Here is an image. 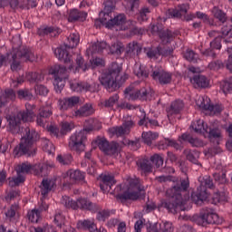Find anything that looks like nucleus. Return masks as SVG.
<instances>
[{
	"mask_svg": "<svg viewBox=\"0 0 232 232\" xmlns=\"http://www.w3.org/2000/svg\"><path fill=\"white\" fill-rule=\"evenodd\" d=\"M104 5L105 6L102 14H103V17H110V15H111V12L115 10V3L113 0H106Z\"/></svg>",
	"mask_w": 232,
	"mask_h": 232,
	"instance_id": "39",
	"label": "nucleus"
},
{
	"mask_svg": "<svg viewBox=\"0 0 232 232\" xmlns=\"http://www.w3.org/2000/svg\"><path fill=\"white\" fill-rule=\"evenodd\" d=\"M102 23L105 24L106 28H114L117 32H124L130 29V24H136L133 20L126 21V14H120L114 17L111 14L109 17H102Z\"/></svg>",
	"mask_w": 232,
	"mask_h": 232,
	"instance_id": "6",
	"label": "nucleus"
},
{
	"mask_svg": "<svg viewBox=\"0 0 232 232\" xmlns=\"http://www.w3.org/2000/svg\"><path fill=\"white\" fill-rule=\"evenodd\" d=\"M141 137L145 144H147L148 146H151V144L153 143V140H157V139H159V133L147 131V132H143L141 134Z\"/></svg>",
	"mask_w": 232,
	"mask_h": 232,
	"instance_id": "36",
	"label": "nucleus"
},
{
	"mask_svg": "<svg viewBox=\"0 0 232 232\" xmlns=\"http://www.w3.org/2000/svg\"><path fill=\"white\" fill-rule=\"evenodd\" d=\"M71 89L73 92L82 93V92H95V87L92 84L88 83L87 82H79L71 83Z\"/></svg>",
	"mask_w": 232,
	"mask_h": 232,
	"instance_id": "19",
	"label": "nucleus"
},
{
	"mask_svg": "<svg viewBox=\"0 0 232 232\" xmlns=\"http://www.w3.org/2000/svg\"><path fill=\"white\" fill-rule=\"evenodd\" d=\"M73 128H75L73 122L63 121L61 125L60 133L62 135H66L67 133H70Z\"/></svg>",
	"mask_w": 232,
	"mask_h": 232,
	"instance_id": "51",
	"label": "nucleus"
},
{
	"mask_svg": "<svg viewBox=\"0 0 232 232\" xmlns=\"http://www.w3.org/2000/svg\"><path fill=\"white\" fill-rule=\"evenodd\" d=\"M195 15L198 19H201L203 23H206L207 24H213V20H211L207 14L198 11Z\"/></svg>",
	"mask_w": 232,
	"mask_h": 232,
	"instance_id": "64",
	"label": "nucleus"
},
{
	"mask_svg": "<svg viewBox=\"0 0 232 232\" xmlns=\"http://www.w3.org/2000/svg\"><path fill=\"white\" fill-rule=\"evenodd\" d=\"M43 150L49 153V155H52V153L55 151V146H53V143L49 140H44L43 143Z\"/></svg>",
	"mask_w": 232,
	"mask_h": 232,
	"instance_id": "59",
	"label": "nucleus"
},
{
	"mask_svg": "<svg viewBox=\"0 0 232 232\" xmlns=\"http://www.w3.org/2000/svg\"><path fill=\"white\" fill-rule=\"evenodd\" d=\"M18 98L24 100V101H32L34 99V94L32 93V91L29 89H21L17 92Z\"/></svg>",
	"mask_w": 232,
	"mask_h": 232,
	"instance_id": "46",
	"label": "nucleus"
},
{
	"mask_svg": "<svg viewBox=\"0 0 232 232\" xmlns=\"http://www.w3.org/2000/svg\"><path fill=\"white\" fill-rule=\"evenodd\" d=\"M62 204L66 208L72 209H83L85 211H91V213H97L101 209V207L96 203L92 202L86 198H79L76 201L70 198L68 196H63L62 198Z\"/></svg>",
	"mask_w": 232,
	"mask_h": 232,
	"instance_id": "5",
	"label": "nucleus"
},
{
	"mask_svg": "<svg viewBox=\"0 0 232 232\" xmlns=\"http://www.w3.org/2000/svg\"><path fill=\"white\" fill-rule=\"evenodd\" d=\"M139 190L134 191H125L123 194L120 196L121 200H137L139 198Z\"/></svg>",
	"mask_w": 232,
	"mask_h": 232,
	"instance_id": "47",
	"label": "nucleus"
},
{
	"mask_svg": "<svg viewBox=\"0 0 232 232\" xmlns=\"http://www.w3.org/2000/svg\"><path fill=\"white\" fill-rule=\"evenodd\" d=\"M189 5L186 4L178 5L175 8L169 9L166 14L169 19H182L188 14Z\"/></svg>",
	"mask_w": 232,
	"mask_h": 232,
	"instance_id": "13",
	"label": "nucleus"
},
{
	"mask_svg": "<svg viewBox=\"0 0 232 232\" xmlns=\"http://www.w3.org/2000/svg\"><path fill=\"white\" fill-rule=\"evenodd\" d=\"M79 34H72L66 38L63 45L69 48V50H72V48L77 47V44H79Z\"/></svg>",
	"mask_w": 232,
	"mask_h": 232,
	"instance_id": "34",
	"label": "nucleus"
},
{
	"mask_svg": "<svg viewBox=\"0 0 232 232\" xmlns=\"http://www.w3.org/2000/svg\"><path fill=\"white\" fill-rule=\"evenodd\" d=\"M124 93L126 99L129 101H137V99L140 101H151V99H153V95H155V92L151 89H137L133 85L126 88Z\"/></svg>",
	"mask_w": 232,
	"mask_h": 232,
	"instance_id": "8",
	"label": "nucleus"
},
{
	"mask_svg": "<svg viewBox=\"0 0 232 232\" xmlns=\"http://www.w3.org/2000/svg\"><path fill=\"white\" fill-rule=\"evenodd\" d=\"M179 142H189L193 148H204L205 144L202 140H199L198 138H193L188 133H183L181 136L179 137Z\"/></svg>",
	"mask_w": 232,
	"mask_h": 232,
	"instance_id": "18",
	"label": "nucleus"
},
{
	"mask_svg": "<svg viewBox=\"0 0 232 232\" xmlns=\"http://www.w3.org/2000/svg\"><path fill=\"white\" fill-rule=\"evenodd\" d=\"M86 17H88V13L72 9L69 13L68 21L69 23H77V21L83 22L86 21Z\"/></svg>",
	"mask_w": 232,
	"mask_h": 232,
	"instance_id": "21",
	"label": "nucleus"
},
{
	"mask_svg": "<svg viewBox=\"0 0 232 232\" xmlns=\"http://www.w3.org/2000/svg\"><path fill=\"white\" fill-rule=\"evenodd\" d=\"M184 155L189 162H192V164H198V159L200 158V152L197 150H191L189 149H187L184 150Z\"/></svg>",
	"mask_w": 232,
	"mask_h": 232,
	"instance_id": "33",
	"label": "nucleus"
},
{
	"mask_svg": "<svg viewBox=\"0 0 232 232\" xmlns=\"http://www.w3.org/2000/svg\"><path fill=\"white\" fill-rule=\"evenodd\" d=\"M150 160L152 164H155L156 168H160L164 164V159L159 154L152 155Z\"/></svg>",
	"mask_w": 232,
	"mask_h": 232,
	"instance_id": "61",
	"label": "nucleus"
},
{
	"mask_svg": "<svg viewBox=\"0 0 232 232\" xmlns=\"http://www.w3.org/2000/svg\"><path fill=\"white\" fill-rule=\"evenodd\" d=\"M107 48H109L110 53H111L112 55H121V53L124 52V45H122V44L119 42L112 44L111 46L107 45Z\"/></svg>",
	"mask_w": 232,
	"mask_h": 232,
	"instance_id": "40",
	"label": "nucleus"
},
{
	"mask_svg": "<svg viewBox=\"0 0 232 232\" xmlns=\"http://www.w3.org/2000/svg\"><path fill=\"white\" fill-rule=\"evenodd\" d=\"M173 231V224L171 222H165L160 224V229L157 225H152L148 228L147 232H172Z\"/></svg>",
	"mask_w": 232,
	"mask_h": 232,
	"instance_id": "28",
	"label": "nucleus"
},
{
	"mask_svg": "<svg viewBox=\"0 0 232 232\" xmlns=\"http://www.w3.org/2000/svg\"><path fill=\"white\" fill-rule=\"evenodd\" d=\"M68 50L70 49L66 45H60L54 50V55L59 61H63L66 64L68 70H73V59H72Z\"/></svg>",
	"mask_w": 232,
	"mask_h": 232,
	"instance_id": "11",
	"label": "nucleus"
},
{
	"mask_svg": "<svg viewBox=\"0 0 232 232\" xmlns=\"http://www.w3.org/2000/svg\"><path fill=\"white\" fill-rule=\"evenodd\" d=\"M222 220L215 210L209 208H203L198 218V226H208V224H220Z\"/></svg>",
	"mask_w": 232,
	"mask_h": 232,
	"instance_id": "10",
	"label": "nucleus"
},
{
	"mask_svg": "<svg viewBox=\"0 0 232 232\" xmlns=\"http://www.w3.org/2000/svg\"><path fill=\"white\" fill-rule=\"evenodd\" d=\"M190 82L193 84L194 88H208V86H209L208 78L202 74L194 75L190 78Z\"/></svg>",
	"mask_w": 232,
	"mask_h": 232,
	"instance_id": "22",
	"label": "nucleus"
},
{
	"mask_svg": "<svg viewBox=\"0 0 232 232\" xmlns=\"http://www.w3.org/2000/svg\"><path fill=\"white\" fill-rule=\"evenodd\" d=\"M213 178L215 182H218V184H220L222 186V188H219L218 190V195H224L226 191H227V188H226V184L229 182V179L226 177V171L214 173Z\"/></svg>",
	"mask_w": 232,
	"mask_h": 232,
	"instance_id": "17",
	"label": "nucleus"
},
{
	"mask_svg": "<svg viewBox=\"0 0 232 232\" xmlns=\"http://www.w3.org/2000/svg\"><path fill=\"white\" fill-rule=\"evenodd\" d=\"M196 133H208V127L202 120H198L190 125Z\"/></svg>",
	"mask_w": 232,
	"mask_h": 232,
	"instance_id": "31",
	"label": "nucleus"
},
{
	"mask_svg": "<svg viewBox=\"0 0 232 232\" xmlns=\"http://www.w3.org/2000/svg\"><path fill=\"white\" fill-rule=\"evenodd\" d=\"M22 182H24V177L20 173H17L16 178H9V186L11 188L19 186L20 184H22Z\"/></svg>",
	"mask_w": 232,
	"mask_h": 232,
	"instance_id": "56",
	"label": "nucleus"
},
{
	"mask_svg": "<svg viewBox=\"0 0 232 232\" xmlns=\"http://www.w3.org/2000/svg\"><path fill=\"white\" fill-rule=\"evenodd\" d=\"M130 188H134L136 191H144V186L140 185V179L135 178L133 179H130Z\"/></svg>",
	"mask_w": 232,
	"mask_h": 232,
	"instance_id": "58",
	"label": "nucleus"
},
{
	"mask_svg": "<svg viewBox=\"0 0 232 232\" xmlns=\"http://www.w3.org/2000/svg\"><path fill=\"white\" fill-rule=\"evenodd\" d=\"M86 146H88V136L84 133V130H80L71 135L69 148L72 151L82 153L86 151Z\"/></svg>",
	"mask_w": 232,
	"mask_h": 232,
	"instance_id": "9",
	"label": "nucleus"
},
{
	"mask_svg": "<svg viewBox=\"0 0 232 232\" xmlns=\"http://www.w3.org/2000/svg\"><path fill=\"white\" fill-rule=\"evenodd\" d=\"M27 218L33 224H37L41 220V210L33 209L27 213Z\"/></svg>",
	"mask_w": 232,
	"mask_h": 232,
	"instance_id": "42",
	"label": "nucleus"
},
{
	"mask_svg": "<svg viewBox=\"0 0 232 232\" xmlns=\"http://www.w3.org/2000/svg\"><path fill=\"white\" fill-rule=\"evenodd\" d=\"M121 71L122 67L119 63H112L107 72L99 78L102 86H104L108 92H115L119 85L124 84L128 81V74H123L119 78Z\"/></svg>",
	"mask_w": 232,
	"mask_h": 232,
	"instance_id": "2",
	"label": "nucleus"
},
{
	"mask_svg": "<svg viewBox=\"0 0 232 232\" xmlns=\"http://www.w3.org/2000/svg\"><path fill=\"white\" fill-rule=\"evenodd\" d=\"M35 114L30 110L19 111L16 115H7L6 120L9 124V130L14 134L21 131V121L24 122H32Z\"/></svg>",
	"mask_w": 232,
	"mask_h": 232,
	"instance_id": "7",
	"label": "nucleus"
},
{
	"mask_svg": "<svg viewBox=\"0 0 232 232\" xmlns=\"http://www.w3.org/2000/svg\"><path fill=\"white\" fill-rule=\"evenodd\" d=\"M121 144H123V146H130V150H133V151H137V150L140 148V143L139 142V140H130L124 139L121 141Z\"/></svg>",
	"mask_w": 232,
	"mask_h": 232,
	"instance_id": "57",
	"label": "nucleus"
},
{
	"mask_svg": "<svg viewBox=\"0 0 232 232\" xmlns=\"http://www.w3.org/2000/svg\"><path fill=\"white\" fill-rule=\"evenodd\" d=\"M95 124H97V121L89 120L85 121L83 129L80 131H83V133H86L88 136V133H91V131H93V130H97V128H95Z\"/></svg>",
	"mask_w": 232,
	"mask_h": 232,
	"instance_id": "50",
	"label": "nucleus"
},
{
	"mask_svg": "<svg viewBox=\"0 0 232 232\" xmlns=\"http://www.w3.org/2000/svg\"><path fill=\"white\" fill-rule=\"evenodd\" d=\"M110 133L111 135H114L115 137H124V135H128V132L126 131V129L122 125L116 126L109 129Z\"/></svg>",
	"mask_w": 232,
	"mask_h": 232,
	"instance_id": "44",
	"label": "nucleus"
},
{
	"mask_svg": "<svg viewBox=\"0 0 232 232\" xmlns=\"http://www.w3.org/2000/svg\"><path fill=\"white\" fill-rule=\"evenodd\" d=\"M40 188H41V194L44 197H46V195L49 194L50 191H52V189L53 188H55V180H53V179H43Z\"/></svg>",
	"mask_w": 232,
	"mask_h": 232,
	"instance_id": "30",
	"label": "nucleus"
},
{
	"mask_svg": "<svg viewBox=\"0 0 232 232\" xmlns=\"http://www.w3.org/2000/svg\"><path fill=\"white\" fill-rule=\"evenodd\" d=\"M26 79L29 82H41L44 77L39 72H29L26 74Z\"/></svg>",
	"mask_w": 232,
	"mask_h": 232,
	"instance_id": "52",
	"label": "nucleus"
},
{
	"mask_svg": "<svg viewBox=\"0 0 232 232\" xmlns=\"http://www.w3.org/2000/svg\"><path fill=\"white\" fill-rule=\"evenodd\" d=\"M151 32L152 34H159V36L164 44L171 43V41L179 35V32H171L170 30L163 31L160 24L152 25Z\"/></svg>",
	"mask_w": 232,
	"mask_h": 232,
	"instance_id": "12",
	"label": "nucleus"
},
{
	"mask_svg": "<svg viewBox=\"0 0 232 232\" xmlns=\"http://www.w3.org/2000/svg\"><path fill=\"white\" fill-rule=\"evenodd\" d=\"M38 115H40V117H45L46 119H50V117L53 115L52 105L42 106L38 111Z\"/></svg>",
	"mask_w": 232,
	"mask_h": 232,
	"instance_id": "43",
	"label": "nucleus"
},
{
	"mask_svg": "<svg viewBox=\"0 0 232 232\" xmlns=\"http://www.w3.org/2000/svg\"><path fill=\"white\" fill-rule=\"evenodd\" d=\"M50 168H54V165L53 164L38 165L34 168V175H37V177H46V175L50 173V170H49Z\"/></svg>",
	"mask_w": 232,
	"mask_h": 232,
	"instance_id": "32",
	"label": "nucleus"
},
{
	"mask_svg": "<svg viewBox=\"0 0 232 232\" xmlns=\"http://www.w3.org/2000/svg\"><path fill=\"white\" fill-rule=\"evenodd\" d=\"M117 102H119V94H114L104 102V106L105 108H112Z\"/></svg>",
	"mask_w": 232,
	"mask_h": 232,
	"instance_id": "62",
	"label": "nucleus"
},
{
	"mask_svg": "<svg viewBox=\"0 0 232 232\" xmlns=\"http://www.w3.org/2000/svg\"><path fill=\"white\" fill-rule=\"evenodd\" d=\"M50 73L51 75H54V78L68 79V65H56L51 68Z\"/></svg>",
	"mask_w": 232,
	"mask_h": 232,
	"instance_id": "23",
	"label": "nucleus"
},
{
	"mask_svg": "<svg viewBox=\"0 0 232 232\" xmlns=\"http://www.w3.org/2000/svg\"><path fill=\"white\" fill-rule=\"evenodd\" d=\"M37 6V0H20V8L22 10H30V8H35Z\"/></svg>",
	"mask_w": 232,
	"mask_h": 232,
	"instance_id": "49",
	"label": "nucleus"
},
{
	"mask_svg": "<svg viewBox=\"0 0 232 232\" xmlns=\"http://www.w3.org/2000/svg\"><path fill=\"white\" fill-rule=\"evenodd\" d=\"M140 52H142V45L135 41L127 45V53H136V55H139Z\"/></svg>",
	"mask_w": 232,
	"mask_h": 232,
	"instance_id": "38",
	"label": "nucleus"
},
{
	"mask_svg": "<svg viewBox=\"0 0 232 232\" xmlns=\"http://www.w3.org/2000/svg\"><path fill=\"white\" fill-rule=\"evenodd\" d=\"M119 153H121V145L115 141L111 142L105 152L106 155L112 156L119 155Z\"/></svg>",
	"mask_w": 232,
	"mask_h": 232,
	"instance_id": "41",
	"label": "nucleus"
},
{
	"mask_svg": "<svg viewBox=\"0 0 232 232\" xmlns=\"http://www.w3.org/2000/svg\"><path fill=\"white\" fill-rule=\"evenodd\" d=\"M212 14L219 23H226L227 21V14L217 6L212 8Z\"/></svg>",
	"mask_w": 232,
	"mask_h": 232,
	"instance_id": "37",
	"label": "nucleus"
},
{
	"mask_svg": "<svg viewBox=\"0 0 232 232\" xmlns=\"http://www.w3.org/2000/svg\"><path fill=\"white\" fill-rule=\"evenodd\" d=\"M9 61L12 72H19L23 68V63H34L37 61V56L26 46H14Z\"/></svg>",
	"mask_w": 232,
	"mask_h": 232,
	"instance_id": "4",
	"label": "nucleus"
},
{
	"mask_svg": "<svg viewBox=\"0 0 232 232\" xmlns=\"http://www.w3.org/2000/svg\"><path fill=\"white\" fill-rule=\"evenodd\" d=\"M95 113V109L93 108V104L85 103L83 106L80 107L78 110L72 111V117H75L76 119H81L82 117H90V115H93Z\"/></svg>",
	"mask_w": 232,
	"mask_h": 232,
	"instance_id": "15",
	"label": "nucleus"
},
{
	"mask_svg": "<svg viewBox=\"0 0 232 232\" xmlns=\"http://www.w3.org/2000/svg\"><path fill=\"white\" fill-rule=\"evenodd\" d=\"M56 160L57 162H59V164H62V166H68L72 164V160H73V158L72 157V154H60L56 157Z\"/></svg>",
	"mask_w": 232,
	"mask_h": 232,
	"instance_id": "45",
	"label": "nucleus"
},
{
	"mask_svg": "<svg viewBox=\"0 0 232 232\" xmlns=\"http://www.w3.org/2000/svg\"><path fill=\"white\" fill-rule=\"evenodd\" d=\"M184 110V102L178 100L171 103L168 111L169 119L173 115H179Z\"/></svg>",
	"mask_w": 232,
	"mask_h": 232,
	"instance_id": "27",
	"label": "nucleus"
},
{
	"mask_svg": "<svg viewBox=\"0 0 232 232\" xmlns=\"http://www.w3.org/2000/svg\"><path fill=\"white\" fill-rule=\"evenodd\" d=\"M108 48V44L106 42H97L92 44L87 49L88 55H93V53H102V50H106Z\"/></svg>",
	"mask_w": 232,
	"mask_h": 232,
	"instance_id": "26",
	"label": "nucleus"
},
{
	"mask_svg": "<svg viewBox=\"0 0 232 232\" xmlns=\"http://www.w3.org/2000/svg\"><path fill=\"white\" fill-rule=\"evenodd\" d=\"M136 164L139 171H142V173L148 174L153 172V164L148 159L138 160Z\"/></svg>",
	"mask_w": 232,
	"mask_h": 232,
	"instance_id": "24",
	"label": "nucleus"
},
{
	"mask_svg": "<svg viewBox=\"0 0 232 232\" xmlns=\"http://www.w3.org/2000/svg\"><path fill=\"white\" fill-rule=\"evenodd\" d=\"M100 188L104 193H110L111 186L115 184V177L111 174H102L100 176Z\"/></svg>",
	"mask_w": 232,
	"mask_h": 232,
	"instance_id": "16",
	"label": "nucleus"
},
{
	"mask_svg": "<svg viewBox=\"0 0 232 232\" xmlns=\"http://www.w3.org/2000/svg\"><path fill=\"white\" fill-rule=\"evenodd\" d=\"M39 140V133L29 128L25 129V135L22 137L19 145H17L13 151L14 157H34L37 153V147L35 143Z\"/></svg>",
	"mask_w": 232,
	"mask_h": 232,
	"instance_id": "3",
	"label": "nucleus"
},
{
	"mask_svg": "<svg viewBox=\"0 0 232 232\" xmlns=\"http://www.w3.org/2000/svg\"><path fill=\"white\" fill-rule=\"evenodd\" d=\"M44 34H45L46 35H51V37H57V35L61 34V29L54 26L45 27L44 29Z\"/></svg>",
	"mask_w": 232,
	"mask_h": 232,
	"instance_id": "55",
	"label": "nucleus"
},
{
	"mask_svg": "<svg viewBox=\"0 0 232 232\" xmlns=\"http://www.w3.org/2000/svg\"><path fill=\"white\" fill-rule=\"evenodd\" d=\"M199 108H202V110H208V111H212L213 113H221L222 110H224V107L220 104L211 105L209 104V102L208 100L205 102L204 98H201L200 100Z\"/></svg>",
	"mask_w": 232,
	"mask_h": 232,
	"instance_id": "25",
	"label": "nucleus"
},
{
	"mask_svg": "<svg viewBox=\"0 0 232 232\" xmlns=\"http://www.w3.org/2000/svg\"><path fill=\"white\" fill-rule=\"evenodd\" d=\"M198 180L200 181V185L198 187V191H205V193H208V188H215V184L213 183V179H211V176H204L199 178Z\"/></svg>",
	"mask_w": 232,
	"mask_h": 232,
	"instance_id": "20",
	"label": "nucleus"
},
{
	"mask_svg": "<svg viewBox=\"0 0 232 232\" xmlns=\"http://www.w3.org/2000/svg\"><path fill=\"white\" fill-rule=\"evenodd\" d=\"M208 192H206L205 190H198V188L197 192H192L191 200L192 202L197 204V206H200L202 202H204V200L208 198Z\"/></svg>",
	"mask_w": 232,
	"mask_h": 232,
	"instance_id": "29",
	"label": "nucleus"
},
{
	"mask_svg": "<svg viewBox=\"0 0 232 232\" xmlns=\"http://www.w3.org/2000/svg\"><path fill=\"white\" fill-rule=\"evenodd\" d=\"M144 52L149 59H157L160 56V46L155 49H144Z\"/></svg>",
	"mask_w": 232,
	"mask_h": 232,
	"instance_id": "54",
	"label": "nucleus"
},
{
	"mask_svg": "<svg viewBox=\"0 0 232 232\" xmlns=\"http://www.w3.org/2000/svg\"><path fill=\"white\" fill-rule=\"evenodd\" d=\"M222 39H224V43H231V41L226 39V36L222 34L219 38H215L212 42H210V48H213L214 50H220L222 48Z\"/></svg>",
	"mask_w": 232,
	"mask_h": 232,
	"instance_id": "48",
	"label": "nucleus"
},
{
	"mask_svg": "<svg viewBox=\"0 0 232 232\" xmlns=\"http://www.w3.org/2000/svg\"><path fill=\"white\" fill-rule=\"evenodd\" d=\"M72 182H81L84 179V173L81 170L70 169L66 173Z\"/></svg>",
	"mask_w": 232,
	"mask_h": 232,
	"instance_id": "35",
	"label": "nucleus"
},
{
	"mask_svg": "<svg viewBox=\"0 0 232 232\" xmlns=\"http://www.w3.org/2000/svg\"><path fill=\"white\" fill-rule=\"evenodd\" d=\"M151 77L152 79H154V81H158V82H160V84L161 85L171 83V73L164 71L162 68H158L154 70L152 72Z\"/></svg>",
	"mask_w": 232,
	"mask_h": 232,
	"instance_id": "14",
	"label": "nucleus"
},
{
	"mask_svg": "<svg viewBox=\"0 0 232 232\" xmlns=\"http://www.w3.org/2000/svg\"><path fill=\"white\" fill-rule=\"evenodd\" d=\"M158 182H173L171 188L167 189L166 198H169L163 203L164 208L170 211V213H175L177 208L184 206L188 200H189V179H175L171 176H160L156 177Z\"/></svg>",
	"mask_w": 232,
	"mask_h": 232,
	"instance_id": "1",
	"label": "nucleus"
},
{
	"mask_svg": "<svg viewBox=\"0 0 232 232\" xmlns=\"http://www.w3.org/2000/svg\"><path fill=\"white\" fill-rule=\"evenodd\" d=\"M151 14L150 7L144 6L140 11V15L138 16L139 21H148V14Z\"/></svg>",
	"mask_w": 232,
	"mask_h": 232,
	"instance_id": "63",
	"label": "nucleus"
},
{
	"mask_svg": "<svg viewBox=\"0 0 232 232\" xmlns=\"http://www.w3.org/2000/svg\"><path fill=\"white\" fill-rule=\"evenodd\" d=\"M66 79H62L61 77H55L53 81V86L56 93H61L64 88V81Z\"/></svg>",
	"mask_w": 232,
	"mask_h": 232,
	"instance_id": "53",
	"label": "nucleus"
},
{
	"mask_svg": "<svg viewBox=\"0 0 232 232\" xmlns=\"http://www.w3.org/2000/svg\"><path fill=\"white\" fill-rule=\"evenodd\" d=\"M2 95L6 102H10V101H15V92L12 89H6L5 92L2 93Z\"/></svg>",
	"mask_w": 232,
	"mask_h": 232,
	"instance_id": "60",
	"label": "nucleus"
}]
</instances>
